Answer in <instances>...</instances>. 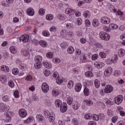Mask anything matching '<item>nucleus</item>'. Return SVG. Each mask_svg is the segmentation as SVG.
Returning <instances> with one entry per match:
<instances>
[{
  "instance_id": "603ef678",
  "label": "nucleus",
  "mask_w": 125,
  "mask_h": 125,
  "mask_svg": "<svg viewBox=\"0 0 125 125\" xmlns=\"http://www.w3.org/2000/svg\"><path fill=\"white\" fill-rule=\"evenodd\" d=\"M43 73L46 77H48L50 75V71L48 69H44L43 70Z\"/></svg>"
},
{
  "instance_id": "4c0bfd02",
  "label": "nucleus",
  "mask_w": 125,
  "mask_h": 125,
  "mask_svg": "<svg viewBox=\"0 0 125 125\" xmlns=\"http://www.w3.org/2000/svg\"><path fill=\"white\" fill-rule=\"evenodd\" d=\"M67 87H68V88H69L70 89L73 88V87H74V81H69L68 82Z\"/></svg>"
},
{
  "instance_id": "f8f14e48",
  "label": "nucleus",
  "mask_w": 125,
  "mask_h": 125,
  "mask_svg": "<svg viewBox=\"0 0 125 125\" xmlns=\"http://www.w3.org/2000/svg\"><path fill=\"white\" fill-rule=\"evenodd\" d=\"M0 81L2 83L5 84L7 83V76L3 74L0 75Z\"/></svg>"
},
{
  "instance_id": "c03bdc74",
  "label": "nucleus",
  "mask_w": 125,
  "mask_h": 125,
  "mask_svg": "<svg viewBox=\"0 0 125 125\" xmlns=\"http://www.w3.org/2000/svg\"><path fill=\"white\" fill-rule=\"evenodd\" d=\"M80 59L81 62L85 63V62L86 61V56H85V55H83L82 56H80Z\"/></svg>"
},
{
  "instance_id": "39448f33",
  "label": "nucleus",
  "mask_w": 125,
  "mask_h": 125,
  "mask_svg": "<svg viewBox=\"0 0 125 125\" xmlns=\"http://www.w3.org/2000/svg\"><path fill=\"white\" fill-rule=\"evenodd\" d=\"M42 92L47 93L48 90H49V86H48V84L46 83H43L42 85Z\"/></svg>"
},
{
  "instance_id": "052dcab7",
  "label": "nucleus",
  "mask_w": 125,
  "mask_h": 125,
  "mask_svg": "<svg viewBox=\"0 0 125 125\" xmlns=\"http://www.w3.org/2000/svg\"><path fill=\"white\" fill-rule=\"evenodd\" d=\"M84 94L85 96H88L89 95V90L88 88L85 87L83 90Z\"/></svg>"
},
{
  "instance_id": "0eeeda50",
  "label": "nucleus",
  "mask_w": 125,
  "mask_h": 125,
  "mask_svg": "<svg viewBox=\"0 0 125 125\" xmlns=\"http://www.w3.org/2000/svg\"><path fill=\"white\" fill-rule=\"evenodd\" d=\"M19 114L21 118H26L27 117V111L23 108L19 109Z\"/></svg>"
},
{
  "instance_id": "c756f323",
  "label": "nucleus",
  "mask_w": 125,
  "mask_h": 125,
  "mask_svg": "<svg viewBox=\"0 0 125 125\" xmlns=\"http://www.w3.org/2000/svg\"><path fill=\"white\" fill-rule=\"evenodd\" d=\"M83 15L85 17V18H89V17H90V16H91V14L90 13V12H89V11L86 10L84 11Z\"/></svg>"
},
{
  "instance_id": "4d7b16f0",
  "label": "nucleus",
  "mask_w": 125,
  "mask_h": 125,
  "mask_svg": "<svg viewBox=\"0 0 125 125\" xmlns=\"http://www.w3.org/2000/svg\"><path fill=\"white\" fill-rule=\"evenodd\" d=\"M92 118L94 121H99V115L97 114H92Z\"/></svg>"
},
{
  "instance_id": "dca6fc26",
  "label": "nucleus",
  "mask_w": 125,
  "mask_h": 125,
  "mask_svg": "<svg viewBox=\"0 0 125 125\" xmlns=\"http://www.w3.org/2000/svg\"><path fill=\"white\" fill-rule=\"evenodd\" d=\"M61 112L62 113H65L67 110H68V106H67V104L65 103H62V105L60 107Z\"/></svg>"
},
{
  "instance_id": "4be33fe9",
  "label": "nucleus",
  "mask_w": 125,
  "mask_h": 125,
  "mask_svg": "<svg viewBox=\"0 0 125 125\" xmlns=\"http://www.w3.org/2000/svg\"><path fill=\"white\" fill-rule=\"evenodd\" d=\"M73 110H78L80 108V103L78 102H74L72 105Z\"/></svg>"
},
{
  "instance_id": "bb28decb",
  "label": "nucleus",
  "mask_w": 125,
  "mask_h": 125,
  "mask_svg": "<svg viewBox=\"0 0 125 125\" xmlns=\"http://www.w3.org/2000/svg\"><path fill=\"white\" fill-rule=\"evenodd\" d=\"M67 53L69 54H73L75 51V49H74V47L73 46H70L68 47L67 50Z\"/></svg>"
},
{
  "instance_id": "9d476101",
  "label": "nucleus",
  "mask_w": 125,
  "mask_h": 125,
  "mask_svg": "<svg viewBox=\"0 0 125 125\" xmlns=\"http://www.w3.org/2000/svg\"><path fill=\"white\" fill-rule=\"evenodd\" d=\"M109 10H110V11H113V12H114L115 13H117V14H118V15H124V13L120 10L117 11V9L114 8V6L113 5H111L109 7Z\"/></svg>"
},
{
  "instance_id": "4468645a",
  "label": "nucleus",
  "mask_w": 125,
  "mask_h": 125,
  "mask_svg": "<svg viewBox=\"0 0 125 125\" xmlns=\"http://www.w3.org/2000/svg\"><path fill=\"white\" fill-rule=\"evenodd\" d=\"M21 54L23 56L27 57V59H29V58H30V54L29 53V51H28L26 49H21Z\"/></svg>"
},
{
  "instance_id": "7c9ffc66",
  "label": "nucleus",
  "mask_w": 125,
  "mask_h": 125,
  "mask_svg": "<svg viewBox=\"0 0 125 125\" xmlns=\"http://www.w3.org/2000/svg\"><path fill=\"white\" fill-rule=\"evenodd\" d=\"M2 100L4 102H8L10 101V97L8 95H4L2 97Z\"/></svg>"
},
{
  "instance_id": "0e129e2a",
  "label": "nucleus",
  "mask_w": 125,
  "mask_h": 125,
  "mask_svg": "<svg viewBox=\"0 0 125 125\" xmlns=\"http://www.w3.org/2000/svg\"><path fill=\"white\" fill-rule=\"evenodd\" d=\"M72 123L74 125H80L79 121L78 120V119H77L76 118H74L73 119H72Z\"/></svg>"
},
{
  "instance_id": "79ce46f5",
  "label": "nucleus",
  "mask_w": 125,
  "mask_h": 125,
  "mask_svg": "<svg viewBox=\"0 0 125 125\" xmlns=\"http://www.w3.org/2000/svg\"><path fill=\"white\" fill-rule=\"evenodd\" d=\"M67 34V39H69V38H73L74 36V32L72 31H69Z\"/></svg>"
},
{
  "instance_id": "c9c22d12",
  "label": "nucleus",
  "mask_w": 125,
  "mask_h": 125,
  "mask_svg": "<svg viewBox=\"0 0 125 125\" xmlns=\"http://www.w3.org/2000/svg\"><path fill=\"white\" fill-rule=\"evenodd\" d=\"M53 96H58L59 95V91L57 89H53L52 92Z\"/></svg>"
},
{
  "instance_id": "412c9836",
  "label": "nucleus",
  "mask_w": 125,
  "mask_h": 125,
  "mask_svg": "<svg viewBox=\"0 0 125 125\" xmlns=\"http://www.w3.org/2000/svg\"><path fill=\"white\" fill-rule=\"evenodd\" d=\"M56 107L57 108H60L63 104H62V101L59 99L56 100L55 102Z\"/></svg>"
},
{
  "instance_id": "338daca9",
  "label": "nucleus",
  "mask_w": 125,
  "mask_h": 125,
  "mask_svg": "<svg viewBox=\"0 0 125 125\" xmlns=\"http://www.w3.org/2000/svg\"><path fill=\"white\" fill-rule=\"evenodd\" d=\"M50 32H57V28L54 26H53L50 28Z\"/></svg>"
},
{
  "instance_id": "69168bd1",
  "label": "nucleus",
  "mask_w": 125,
  "mask_h": 125,
  "mask_svg": "<svg viewBox=\"0 0 125 125\" xmlns=\"http://www.w3.org/2000/svg\"><path fill=\"white\" fill-rule=\"evenodd\" d=\"M103 30H104L105 32H111V28L109 27H108L107 26H104L103 27Z\"/></svg>"
},
{
  "instance_id": "37998d69",
  "label": "nucleus",
  "mask_w": 125,
  "mask_h": 125,
  "mask_svg": "<svg viewBox=\"0 0 125 125\" xmlns=\"http://www.w3.org/2000/svg\"><path fill=\"white\" fill-rule=\"evenodd\" d=\"M53 18H54V17L52 15V14H47L46 16V19L48 21H51V20H52L53 19Z\"/></svg>"
},
{
  "instance_id": "a19ab883",
  "label": "nucleus",
  "mask_w": 125,
  "mask_h": 125,
  "mask_svg": "<svg viewBox=\"0 0 125 125\" xmlns=\"http://www.w3.org/2000/svg\"><path fill=\"white\" fill-rule=\"evenodd\" d=\"M109 26L110 29H112V30H117L118 27V25L114 23H110Z\"/></svg>"
},
{
  "instance_id": "473e14b6",
  "label": "nucleus",
  "mask_w": 125,
  "mask_h": 125,
  "mask_svg": "<svg viewBox=\"0 0 125 125\" xmlns=\"http://www.w3.org/2000/svg\"><path fill=\"white\" fill-rule=\"evenodd\" d=\"M93 27H98L99 26V21L97 19H94L92 22Z\"/></svg>"
},
{
  "instance_id": "e2e57ef3",
  "label": "nucleus",
  "mask_w": 125,
  "mask_h": 125,
  "mask_svg": "<svg viewBox=\"0 0 125 125\" xmlns=\"http://www.w3.org/2000/svg\"><path fill=\"white\" fill-rule=\"evenodd\" d=\"M20 68L21 70H24V69H26V68H27V65H26V64L23 63H21L20 64Z\"/></svg>"
},
{
  "instance_id": "f257e3e1",
  "label": "nucleus",
  "mask_w": 125,
  "mask_h": 125,
  "mask_svg": "<svg viewBox=\"0 0 125 125\" xmlns=\"http://www.w3.org/2000/svg\"><path fill=\"white\" fill-rule=\"evenodd\" d=\"M14 113L11 111H8L4 113V122L5 123H9V122L11 121V119Z\"/></svg>"
},
{
  "instance_id": "bf43d9fd",
  "label": "nucleus",
  "mask_w": 125,
  "mask_h": 125,
  "mask_svg": "<svg viewBox=\"0 0 125 125\" xmlns=\"http://www.w3.org/2000/svg\"><path fill=\"white\" fill-rule=\"evenodd\" d=\"M44 115L45 118H48L49 116H51V114L48 110H45L44 111Z\"/></svg>"
},
{
  "instance_id": "f03ea898",
  "label": "nucleus",
  "mask_w": 125,
  "mask_h": 125,
  "mask_svg": "<svg viewBox=\"0 0 125 125\" xmlns=\"http://www.w3.org/2000/svg\"><path fill=\"white\" fill-rule=\"evenodd\" d=\"M99 35L101 39L104 41H109L110 38H111L110 35L104 32H101Z\"/></svg>"
},
{
  "instance_id": "5701e85b",
  "label": "nucleus",
  "mask_w": 125,
  "mask_h": 125,
  "mask_svg": "<svg viewBox=\"0 0 125 125\" xmlns=\"http://www.w3.org/2000/svg\"><path fill=\"white\" fill-rule=\"evenodd\" d=\"M76 12V10L72 9L70 8H67L65 10V13L66 14H73V13H75Z\"/></svg>"
},
{
  "instance_id": "ea45409f",
  "label": "nucleus",
  "mask_w": 125,
  "mask_h": 125,
  "mask_svg": "<svg viewBox=\"0 0 125 125\" xmlns=\"http://www.w3.org/2000/svg\"><path fill=\"white\" fill-rule=\"evenodd\" d=\"M57 18L60 20V21H64L66 19V16L63 15L59 14L57 16Z\"/></svg>"
},
{
  "instance_id": "2eb2a0df",
  "label": "nucleus",
  "mask_w": 125,
  "mask_h": 125,
  "mask_svg": "<svg viewBox=\"0 0 125 125\" xmlns=\"http://www.w3.org/2000/svg\"><path fill=\"white\" fill-rule=\"evenodd\" d=\"M104 89L106 93H111L113 90L114 87L111 85H107L105 86Z\"/></svg>"
},
{
  "instance_id": "49530a36",
  "label": "nucleus",
  "mask_w": 125,
  "mask_h": 125,
  "mask_svg": "<svg viewBox=\"0 0 125 125\" xmlns=\"http://www.w3.org/2000/svg\"><path fill=\"white\" fill-rule=\"evenodd\" d=\"M85 75L87 78H91L93 76V73L91 71H87L85 73Z\"/></svg>"
},
{
  "instance_id": "393cba45",
  "label": "nucleus",
  "mask_w": 125,
  "mask_h": 125,
  "mask_svg": "<svg viewBox=\"0 0 125 125\" xmlns=\"http://www.w3.org/2000/svg\"><path fill=\"white\" fill-rule=\"evenodd\" d=\"M0 69L1 71H3V72H5V73H7L9 72V67L6 65H1L0 67Z\"/></svg>"
},
{
  "instance_id": "1a4fd4ad",
  "label": "nucleus",
  "mask_w": 125,
  "mask_h": 125,
  "mask_svg": "<svg viewBox=\"0 0 125 125\" xmlns=\"http://www.w3.org/2000/svg\"><path fill=\"white\" fill-rule=\"evenodd\" d=\"M29 40H30L29 35L27 34L23 35L20 38L21 42H28Z\"/></svg>"
},
{
  "instance_id": "09e8293b",
  "label": "nucleus",
  "mask_w": 125,
  "mask_h": 125,
  "mask_svg": "<svg viewBox=\"0 0 125 125\" xmlns=\"http://www.w3.org/2000/svg\"><path fill=\"white\" fill-rule=\"evenodd\" d=\"M73 101H74L73 98H72L71 97H69L67 98V104H68V105H71V104H72Z\"/></svg>"
},
{
  "instance_id": "2f4dec72",
  "label": "nucleus",
  "mask_w": 125,
  "mask_h": 125,
  "mask_svg": "<svg viewBox=\"0 0 125 125\" xmlns=\"http://www.w3.org/2000/svg\"><path fill=\"white\" fill-rule=\"evenodd\" d=\"M42 62H35L34 64V67L35 69H36L37 70H39V69H41V68H42Z\"/></svg>"
},
{
  "instance_id": "de8ad7c7",
  "label": "nucleus",
  "mask_w": 125,
  "mask_h": 125,
  "mask_svg": "<svg viewBox=\"0 0 125 125\" xmlns=\"http://www.w3.org/2000/svg\"><path fill=\"white\" fill-rule=\"evenodd\" d=\"M9 86H10V87H11V88H13V87H14V86H15V84L14 83V82L13 81V80H10L8 83Z\"/></svg>"
},
{
  "instance_id": "8fccbe9b",
  "label": "nucleus",
  "mask_w": 125,
  "mask_h": 125,
  "mask_svg": "<svg viewBox=\"0 0 125 125\" xmlns=\"http://www.w3.org/2000/svg\"><path fill=\"white\" fill-rule=\"evenodd\" d=\"M53 62L56 64H59L61 62V60L58 58H54L53 59Z\"/></svg>"
},
{
  "instance_id": "c85d7f7f",
  "label": "nucleus",
  "mask_w": 125,
  "mask_h": 125,
  "mask_svg": "<svg viewBox=\"0 0 125 125\" xmlns=\"http://www.w3.org/2000/svg\"><path fill=\"white\" fill-rule=\"evenodd\" d=\"M39 44L41 45V46H42V47H47V42H46L45 41L43 40H41L39 42Z\"/></svg>"
},
{
  "instance_id": "5fc2aeb1",
  "label": "nucleus",
  "mask_w": 125,
  "mask_h": 125,
  "mask_svg": "<svg viewBox=\"0 0 125 125\" xmlns=\"http://www.w3.org/2000/svg\"><path fill=\"white\" fill-rule=\"evenodd\" d=\"M12 73L13 75L16 76V75H18V74H19V70L17 68H13L12 70Z\"/></svg>"
},
{
  "instance_id": "b1692460",
  "label": "nucleus",
  "mask_w": 125,
  "mask_h": 125,
  "mask_svg": "<svg viewBox=\"0 0 125 125\" xmlns=\"http://www.w3.org/2000/svg\"><path fill=\"white\" fill-rule=\"evenodd\" d=\"M36 118L37 121H38L39 123H42L43 120H44V117L41 114L37 115L36 116Z\"/></svg>"
},
{
  "instance_id": "ddd939ff",
  "label": "nucleus",
  "mask_w": 125,
  "mask_h": 125,
  "mask_svg": "<svg viewBox=\"0 0 125 125\" xmlns=\"http://www.w3.org/2000/svg\"><path fill=\"white\" fill-rule=\"evenodd\" d=\"M112 73H113V69L111 67H108L105 70L104 74L105 77H109L112 75Z\"/></svg>"
},
{
  "instance_id": "3c124183",
  "label": "nucleus",
  "mask_w": 125,
  "mask_h": 125,
  "mask_svg": "<svg viewBox=\"0 0 125 125\" xmlns=\"http://www.w3.org/2000/svg\"><path fill=\"white\" fill-rule=\"evenodd\" d=\"M42 34L44 37H49L50 36V33L47 30L42 31Z\"/></svg>"
},
{
  "instance_id": "423d86ee",
  "label": "nucleus",
  "mask_w": 125,
  "mask_h": 125,
  "mask_svg": "<svg viewBox=\"0 0 125 125\" xmlns=\"http://www.w3.org/2000/svg\"><path fill=\"white\" fill-rule=\"evenodd\" d=\"M123 100H124V96L122 95H119L117 97L115 98V103L117 105H120L122 102H123Z\"/></svg>"
},
{
  "instance_id": "6e6552de",
  "label": "nucleus",
  "mask_w": 125,
  "mask_h": 125,
  "mask_svg": "<svg viewBox=\"0 0 125 125\" xmlns=\"http://www.w3.org/2000/svg\"><path fill=\"white\" fill-rule=\"evenodd\" d=\"M101 22L102 24H110L111 20L107 17H103L101 19Z\"/></svg>"
},
{
  "instance_id": "a211bd4d",
  "label": "nucleus",
  "mask_w": 125,
  "mask_h": 125,
  "mask_svg": "<svg viewBox=\"0 0 125 125\" xmlns=\"http://www.w3.org/2000/svg\"><path fill=\"white\" fill-rule=\"evenodd\" d=\"M82 84L81 83H77L75 84V90L76 92H80L82 89Z\"/></svg>"
},
{
  "instance_id": "cd10ccee",
  "label": "nucleus",
  "mask_w": 125,
  "mask_h": 125,
  "mask_svg": "<svg viewBox=\"0 0 125 125\" xmlns=\"http://www.w3.org/2000/svg\"><path fill=\"white\" fill-rule=\"evenodd\" d=\"M35 62L42 63V57L40 55L37 56L34 59Z\"/></svg>"
},
{
  "instance_id": "6ab92c4d",
  "label": "nucleus",
  "mask_w": 125,
  "mask_h": 125,
  "mask_svg": "<svg viewBox=\"0 0 125 125\" xmlns=\"http://www.w3.org/2000/svg\"><path fill=\"white\" fill-rule=\"evenodd\" d=\"M125 55V50L124 49H120L118 51V56L120 57L121 58H122V57H124Z\"/></svg>"
},
{
  "instance_id": "f3484780",
  "label": "nucleus",
  "mask_w": 125,
  "mask_h": 125,
  "mask_svg": "<svg viewBox=\"0 0 125 125\" xmlns=\"http://www.w3.org/2000/svg\"><path fill=\"white\" fill-rule=\"evenodd\" d=\"M94 65L96 68H97V69H102V68L105 66V64L104 63L99 62H95Z\"/></svg>"
},
{
  "instance_id": "6e6d98bb",
  "label": "nucleus",
  "mask_w": 125,
  "mask_h": 125,
  "mask_svg": "<svg viewBox=\"0 0 125 125\" xmlns=\"http://www.w3.org/2000/svg\"><path fill=\"white\" fill-rule=\"evenodd\" d=\"M46 56L47 58H49V59L53 58V53L51 52H49L47 53Z\"/></svg>"
},
{
  "instance_id": "680f3d73",
  "label": "nucleus",
  "mask_w": 125,
  "mask_h": 125,
  "mask_svg": "<svg viewBox=\"0 0 125 125\" xmlns=\"http://www.w3.org/2000/svg\"><path fill=\"white\" fill-rule=\"evenodd\" d=\"M92 118V115H91L90 113H87L84 115V118L86 120H90Z\"/></svg>"
},
{
  "instance_id": "864d4df0",
  "label": "nucleus",
  "mask_w": 125,
  "mask_h": 125,
  "mask_svg": "<svg viewBox=\"0 0 125 125\" xmlns=\"http://www.w3.org/2000/svg\"><path fill=\"white\" fill-rule=\"evenodd\" d=\"M48 118L50 123H53L55 120V116L54 115H51Z\"/></svg>"
},
{
  "instance_id": "72a5a7b5",
  "label": "nucleus",
  "mask_w": 125,
  "mask_h": 125,
  "mask_svg": "<svg viewBox=\"0 0 125 125\" xmlns=\"http://www.w3.org/2000/svg\"><path fill=\"white\" fill-rule=\"evenodd\" d=\"M61 47L62 49H65L68 47V42H63L61 43Z\"/></svg>"
},
{
  "instance_id": "9b49d317",
  "label": "nucleus",
  "mask_w": 125,
  "mask_h": 125,
  "mask_svg": "<svg viewBox=\"0 0 125 125\" xmlns=\"http://www.w3.org/2000/svg\"><path fill=\"white\" fill-rule=\"evenodd\" d=\"M26 13L28 16H34L35 15V10L32 7L27 8Z\"/></svg>"
},
{
  "instance_id": "13d9d810",
  "label": "nucleus",
  "mask_w": 125,
  "mask_h": 125,
  "mask_svg": "<svg viewBox=\"0 0 125 125\" xmlns=\"http://www.w3.org/2000/svg\"><path fill=\"white\" fill-rule=\"evenodd\" d=\"M56 83L58 84H61L62 83H63V79L60 78V77H58L56 78Z\"/></svg>"
},
{
  "instance_id": "20e7f679",
  "label": "nucleus",
  "mask_w": 125,
  "mask_h": 125,
  "mask_svg": "<svg viewBox=\"0 0 125 125\" xmlns=\"http://www.w3.org/2000/svg\"><path fill=\"white\" fill-rule=\"evenodd\" d=\"M9 110V106H8L4 103H0V112H6Z\"/></svg>"
},
{
  "instance_id": "a18cd8bd",
  "label": "nucleus",
  "mask_w": 125,
  "mask_h": 125,
  "mask_svg": "<svg viewBox=\"0 0 125 125\" xmlns=\"http://www.w3.org/2000/svg\"><path fill=\"white\" fill-rule=\"evenodd\" d=\"M33 122V118L32 117H28L26 120H24V124H30V123H32Z\"/></svg>"
},
{
  "instance_id": "a878e982",
  "label": "nucleus",
  "mask_w": 125,
  "mask_h": 125,
  "mask_svg": "<svg viewBox=\"0 0 125 125\" xmlns=\"http://www.w3.org/2000/svg\"><path fill=\"white\" fill-rule=\"evenodd\" d=\"M83 103L87 106H92L93 104V102L90 100H85L83 102Z\"/></svg>"
},
{
  "instance_id": "58836bf2",
  "label": "nucleus",
  "mask_w": 125,
  "mask_h": 125,
  "mask_svg": "<svg viewBox=\"0 0 125 125\" xmlns=\"http://www.w3.org/2000/svg\"><path fill=\"white\" fill-rule=\"evenodd\" d=\"M67 31L62 30L61 32V36L64 39H67Z\"/></svg>"
},
{
  "instance_id": "7ed1b4c3",
  "label": "nucleus",
  "mask_w": 125,
  "mask_h": 125,
  "mask_svg": "<svg viewBox=\"0 0 125 125\" xmlns=\"http://www.w3.org/2000/svg\"><path fill=\"white\" fill-rule=\"evenodd\" d=\"M115 58L113 60L112 59H107L105 61V62L107 65H110L112 64V63H114V64L115 63H117V60H118V55L116 54L115 55Z\"/></svg>"
},
{
  "instance_id": "e433bc0d",
  "label": "nucleus",
  "mask_w": 125,
  "mask_h": 125,
  "mask_svg": "<svg viewBox=\"0 0 125 125\" xmlns=\"http://www.w3.org/2000/svg\"><path fill=\"white\" fill-rule=\"evenodd\" d=\"M94 84L95 87L97 88H99L100 87V81L98 79H95L94 81Z\"/></svg>"
},
{
  "instance_id": "aec40b11",
  "label": "nucleus",
  "mask_w": 125,
  "mask_h": 125,
  "mask_svg": "<svg viewBox=\"0 0 125 125\" xmlns=\"http://www.w3.org/2000/svg\"><path fill=\"white\" fill-rule=\"evenodd\" d=\"M10 51L12 54H16L18 51L17 47L15 46H12L10 47Z\"/></svg>"
},
{
  "instance_id": "f704fd0d",
  "label": "nucleus",
  "mask_w": 125,
  "mask_h": 125,
  "mask_svg": "<svg viewBox=\"0 0 125 125\" xmlns=\"http://www.w3.org/2000/svg\"><path fill=\"white\" fill-rule=\"evenodd\" d=\"M44 66L47 69H51L52 68V64L49 62H45L44 63Z\"/></svg>"
},
{
  "instance_id": "774afa93",
  "label": "nucleus",
  "mask_w": 125,
  "mask_h": 125,
  "mask_svg": "<svg viewBox=\"0 0 125 125\" xmlns=\"http://www.w3.org/2000/svg\"><path fill=\"white\" fill-rule=\"evenodd\" d=\"M32 100L33 101H39V97L36 94H34L32 96Z\"/></svg>"
}]
</instances>
